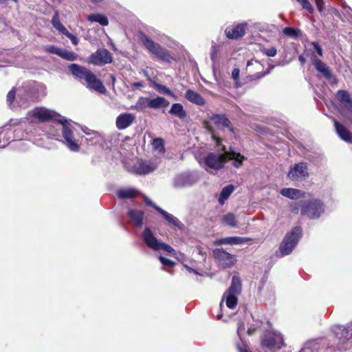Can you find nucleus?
Listing matches in <instances>:
<instances>
[{
  "label": "nucleus",
  "mask_w": 352,
  "mask_h": 352,
  "mask_svg": "<svg viewBox=\"0 0 352 352\" xmlns=\"http://www.w3.org/2000/svg\"><path fill=\"white\" fill-rule=\"evenodd\" d=\"M262 348L270 351H277L286 346L282 334L276 332L265 333L261 340Z\"/></svg>",
  "instance_id": "7"
},
{
  "label": "nucleus",
  "mask_w": 352,
  "mask_h": 352,
  "mask_svg": "<svg viewBox=\"0 0 352 352\" xmlns=\"http://www.w3.org/2000/svg\"><path fill=\"white\" fill-rule=\"evenodd\" d=\"M231 245H239L252 241L251 238L241 237V236H231Z\"/></svg>",
  "instance_id": "38"
},
{
  "label": "nucleus",
  "mask_w": 352,
  "mask_h": 352,
  "mask_svg": "<svg viewBox=\"0 0 352 352\" xmlns=\"http://www.w3.org/2000/svg\"><path fill=\"white\" fill-rule=\"evenodd\" d=\"M222 304H223V300L221 302L220 306H222Z\"/></svg>",
  "instance_id": "62"
},
{
  "label": "nucleus",
  "mask_w": 352,
  "mask_h": 352,
  "mask_svg": "<svg viewBox=\"0 0 352 352\" xmlns=\"http://www.w3.org/2000/svg\"><path fill=\"white\" fill-rule=\"evenodd\" d=\"M302 236V228L296 226L292 229L283 238L279 245V251L282 256H286L292 253L296 245L298 244Z\"/></svg>",
  "instance_id": "5"
},
{
  "label": "nucleus",
  "mask_w": 352,
  "mask_h": 352,
  "mask_svg": "<svg viewBox=\"0 0 352 352\" xmlns=\"http://www.w3.org/2000/svg\"><path fill=\"white\" fill-rule=\"evenodd\" d=\"M222 150L224 153H217L210 152L204 157L205 164L210 168L219 170L222 168L228 160V154L226 152V146H223Z\"/></svg>",
  "instance_id": "9"
},
{
  "label": "nucleus",
  "mask_w": 352,
  "mask_h": 352,
  "mask_svg": "<svg viewBox=\"0 0 352 352\" xmlns=\"http://www.w3.org/2000/svg\"><path fill=\"white\" fill-rule=\"evenodd\" d=\"M110 78L112 80L113 85H114L116 80L115 76L113 74H110Z\"/></svg>",
  "instance_id": "58"
},
{
  "label": "nucleus",
  "mask_w": 352,
  "mask_h": 352,
  "mask_svg": "<svg viewBox=\"0 0 352 352\" xmlns=\"http://www.w3.org/2000/svg\"><path fill=\"white\" fill-rule=\"evenodd\" d=\"M252 64V60H248V63H247V66H250Z\"/></svg>",
  "instance_id": "59"
},
{
  "label": "nucleus",
  "mask_w": 352,
  "mask_h": 352,
  "mask_svg": "<svg viewBox=\"0 0 352 352\" xmlns=\"http://www.w3.org/2000/svg\"><path fill=\"white\" fill-rule=\"evenodd\" d=\"M335 129L338 135L346 142H352V133L343 124L333 119Z\"/></svg>",
  "instance_id": "16"
},
{
  "label": "nucleus",
  "mask_w": 352,
  "mask_h": 352,
  "mask_svg": "<svg viewBox=\"0 0 352 352\" xmlns=\"http://www.w3.org/2000/svg\"><path fill=\"white\" fill-rule=\"evenodd\" d=\"M234 190V187L232 184L228 185L223 187L220 192L218 201L220 204H223L225 201L228 199L230 195Z\"/></svg>",
  "instance_id": "28"
},
{
  "label": "nucleus",
  "mask_w": 352,
  "mask_h": 352,
  "mask_svg": "<svg viewBox=\"0 0 352 352\" xmlns=\"http://www.w3.org/2000/svg\"><path fill=\"white\" fill-rule=\"evenodd\" d=\"M44 51L59 56L61 48H58L55 45H47L44 47Z\"/></svg>",
  "instance_id": "39"
},
{
  "label": "nucleus",
  "mask_w": 352,
  "mask_h": 352,
  "mask_svg": "<svg viewBox=\"0 0 352 352\" xmlns=\"http://www.w3.org/2000/svg\"><path fill=\"white\" fill-rule=\"evenodd\" d=\"M252 332H253V330H251L250 329H249L248 330V333L249 335H251V334L252 333Z\"/></svg>",
  "instance_id": "60"
},
{
  "label": "nucleus",
  "mask_w": 352,
  "mask_h": 352,
  "mask_svg": "<svg viewBox=\"0 0 352 352\" xmlns=\"http://www.w3.org/2000/svg\"><path fill=\"white\" fill-rule=\"evenodd\" d=\"M280 193L281 195L287 197L290 199H297L299 198H305L306 197V195L308 197L311 196L310 193H307L305 191H302L299 189L292 188H284L280 190Z\"/></svg>",
  "instance_id": "15"
},
{
  "label": "nucleus",
  "mask_w": 352,
  "mask_h": 352,
  "mask_svg": "<svg viewBox=\"0 0 352 352\" xmlns=\"http://www.w3.org/2000/svg\"><path fill=\"white\" fill-rule=\"evenodd\" d=\"M289 208L294 214L300 212L302 216L315 219H318L324 212L325 206L320 199L312 197L308 200L292 202L289 205Z\"/></svg>",
  "instance_id": "2"
},
{
  "label": "nucleus",
  "mask_w": 352,
  "mask_h": 352,
  "mask_svg": "<svg viewBox=\"0 0 352 352\" xmlns=\"http://www.w3.org/2000/svg\"><path fill=\"white\" fill-rule=\"evenodd\" d=\"M240 329H241V327H239V329H238V330H237V332H238V334H239V335Z\"/></svg>",
  "instance_id": "61"
},
{
  "label": "nucleus",
  "mask_w": 352,
  "mask_h": 352,
  "mask_svg": "<svg viewBox=\"0 0 352 352\" xmlns=\"http://www.w3.org/2000/svg\"><path fill=\"white\" fill-rule=\"evenodd\" d=\"M237 350L239 352H250L247 348L246 346H242L240 344H238L236 346Z\"/></svg>",
  "instance_id": "52"
},
{
  "label": "nucleus",
  "mask_w": 352,
  "mask_h": 352,
  "mask_svg": "<svg viewBox=\"0 0 352 352\" xmlns=\"http://www.w3.org/2000/svg\"><path fill=\"white\" fill-rule=\"evenodd\" d=\"M15 96H16V89L14 87H13L8 93L7 97H6V101L9 105H11L14 102V101L15 100Z\"/></svg>",
  "instance_id": "42"
},
{
  "label": "nucleus",
  "mask_w": 352,
  "mask_h": 352,
  "mask_svg": "<svg viewBox=\"0 0 352 352\" xmlns=\"http://www.w3.org/2000/svg\"><path fill=\"white\" fill-rule=\"evenodd\" d=\"M239 74H240V70L239 68H234L232 72V78L234 79V80L236 82V84L239 80Z\"/></svg>",
  "instance_id": "47"
},
{
  "label": "nucleus",
  "mask_w": 352,
  "mask_h": 352,
  "mask_svg": "<svg viewBox=\"0 0 352 352\" xmlns=\"http://www.w3.org/2000/svg\"><path fill=\"white\" fill-rule=\"evenodd\" d=\"M142 72H143L144 75L146 76V78H147V80L148 81H150V82H151L153 83L154 82H153L151 78L150 77V76H149V74H148V72L146 70L144 69V70H142Z\"/></svg>",
  "instance_id": "55"
},
{
  "label": "nucleus",
  "mask_w": 352,
  "mask_h": 352,
  "mask_svg": "<svg viewBox=\"0 0 352 352\" xmlns=\"http://www.w3.org/2000/svg\"><path fill=\"white\" fill-rule=\"evenodd\" d=\"M150 98L147 97H140L136 102L135 107L138 109H144L146 108H150L149 104Z\"/></svg>",
  "instance_id": "36"
},
{
  "label": "nucleus",
  "mask_w": 352,
  "mask_h": 352,
  "mask_svg": "<svg viewBox=\"0 0 352 352\" xmlns=\"http://www.w3.org/2000/svg\"><path fill=\"white\" fill-rule=\"evenodd\" d=\"M241 287L242 283L241 278L239 276H233L231 285L226 293L236 296L239 295L241 292Z\"/></svg>",
  "instance_id": "22"
},
{
  "label": "nucleus",
  "mask_w": 352,
  "mask_h": 352,
  "mask_svg": "<svg viewBox=\"0 0 352 352\" xmlns=\"http://www.w3.org/2000/svg\"><path fill=\"white\" fill-rule=\"evenodd\" d=\"M169 102L165 98L157 96L154 98H150L149 104L151 109H157L165 108L169 105Z\"/></svg>",
  "instance_id": "24"
},
{
  "label": "nucleus",
  "mask_w": 352,
  "mask_h": 352,
  "mask_svg": "<svg viewBox=\"0 0 352 352\" xmlns=\"http://www.w3.org/2000/svg\"><path fill=\"white\" fill-rule=\"evenodd\" d=\"M263 53L267 56L274 57L276 55L277 50L274 47H272L270 49L265 50Z\"/></svg>",
  "instance_id": "46"
},
{
  "label": "nucleus",
  "mask_w": 352,
  "mask_h": 352,
  "mask_svg": "<svg viewBox=\"0 0 352 352\" xmlns=\"http://www.w3.org/2000/svg\"><path fill=\"white\" fill-rule=\"evenodd\" d=\"M311 60L315 69L318 72H320L328 80L332 78V73L324 63H323L320 58H317L314 54L312 56Z\"/></svg>",
  "instance_id": "17"
},
{
  "label": "nucleus",
  "mask_w": 352,
  "mask_h": 352,
  "mask_svg": "<svg viewBox=\"0 0 352 352\" xmlns=\"http://www.w3.org/2000/svg\"><path fill=\"white\" fill-rule=\"evenodd\" d=\"M152 146L160 153L164 154L166 152L164 140L161 138H154L152 141Z\"/></svg>",
  "instance_id": "29"
},
{
  "label": "nucleus",
  "mask_w": 352,
  "mask_h": 352,
  "mask_svg": "<svg viewBox=\"0 0 352 352\" xmlns=\"http://www.w3.org/2000/svg\"><path fill=\"white\" fill-rule=\"evenodd\" d=\"M185 98L189 102L199 106L206 104V100L199 93L192 90L188 89L185 94Z\"/></svg>",
  "instance_id": "21"
},
{
  "label": "nucleus",
  "mask_w": 352,
  "mask_h": 352,
  "mask_svg": "<svg viewBox=\"0 0 352 352\" xmlns=\"http://www.w3.org/2000/svg\"><path fill=\"white\" fill-rule=\"evenodd\" d=\"M87 62L94 65L103 66L111 63L113 62V56L108 50L99 48L87 57Z\"/></svg>",
  "instance_id": "8"
},
{
  "label": "nucleus",
  "mask_w": 352,
  "mask_h": 352,
  "mask_svg": "<svg viewBox=\"0 0 352 352\" xmlns=\"http://www.w3.org/2000/svg\"><path fill=\"white\" fill-rule=\"evenodd\" d=\"M212 138L214 140H215L217 146L221 145L222 140L220 138L217 137L214 134L212 135Z\"/></svg>",
  "instance_id": "51"
},
{
  "label": "nucleus",
  "mask_w": 352,
  "mask_h": 352,
  "mask_svg": "<svg viewBox=\"0 0 352 352\" xmlns=\"http://www.w3.org/2000/svg\"><path fill=\"white\" fill-rule=\"evenodd\" d=\"M140 41L147 51L154 55L158 60L166 63H170L175 60L168 50L155 43L147 35L142 34Z\"/></svg>",
  "instance_id": "4"
},
{
  "label": "nucleus",
  "mask_w": 352,
  "mask_h": 352,
  "mask_svg": "<svg viewBox=\"0 0 352 352\" xmlns=\"http://www.w3.org/2000/svg\"><path fill=\"white\" fill-rule=\"evenodd\" d=\"M298 60L301 63L302 65H305L306 63V58H305L303 54H301L298 56Z\"/></svg>",
  "instance_id": "54"
},
{
  "label": "nucleus",
  "mask_w": 352,
  "mask_h": 352,
  "mask_svg": "<svg viewBox=\"0 0 352 352\" xmlns=\"http://www.w3.org/2000/svg\"><path fill=\"white\" fill-rule=\"evenodd\" d=\"M283 32L287 36L291 38H298L300 36L301 32L299 29L292 28V27H286L283 29Z\"/></svg>",
  "instance_id": "35"
},
{
  "label": "nucleus",
  "mask_w": 352,
  "mask_h": 352,
  "mask_svg": "<svg viewBox=\"0 0 352 352\" xmlns=\"http://www.w3.org/2000/svg\"><path fill=\"white\" fill-rule=\"evenodd\" d=\"M65 36H66L68 38L70 39L72 43L74 45H78V38L74 36V34H72V33H70L68 30H67L65 32H64L63 34Z\"/></svg>",
  "instance_id": "44"
},
{
  "label": "nucleus",
  "mask_w": 352,
  "mask_h": 352,
  "mask_svg": "<svg viewBox=\"0 0 352 352\" xmlns=\"http://www.w3.org/2000/svg\"><path fill=\"white\" fill-rule=\"evenodd\" d=\"M296 1L302 6V9L306 10L310 14L314 13V9L308 0H296Z\"/></svg>",
  "instance_id": "37"
},
{
  "label": "nucleus",
  "mask_w": 352,
  "mask_h": 352,
  "mask_svg": "<svg viewBox=\"0 0 352 352\" xmlns=\"http://www.w3.org/2000/svg\"><path fill=\"white\" fill-rule=\"evenodd\" d=\"M206 128L208 129L210 132L213 131V129L209 125L208 122H205Z\"/></svg>",
  "instance_id": "57"
},
{
  "label": "nucleus",
  "mask_w": 352,
  "mask_h": 352,
  "mask_svg": "<svg viewBox=\"0 0 352 352\" xmlns=\"http://www.w3.org/2000/svg\"><path fill=\"white\" fill-rule=\"evenodd\" d=\"M144 203L149 206L153 207L155 208L157 211L158 208H160L159 206H157L155 204H154L148 197H144Z\"/></svg>",
  "instance_id": "48"
},
{
  "label": "nucleus",
  "mask_w": 352,
  "mask_h": 352,
  "mask_svg": "<svg viewBox=\"0 0 352 352\" xmlns=\"http://www.w3.org/2000/svg\"><path fill=\"white\" fill-rule=\"evenodd\" d=\"M135 116L131 113H120L116 118V124L119 130H124L135 121Z\"/></svg>",
  "instance_id": "14"
},
{
  "label": "nucleus",
  "mask_w": 352,
  "mask_h": 352,
  "mask_svg": "<svg viewBox=\"0 0 352 352\" xmlns=\"http://www.w3.org/2000/svg\"><path fill=\"white\" fill-rule=\"evenodd\" d=\"M226 304L229 309H234L238 304V298L236 295L225 293Z\"/></svg>",
  "instance_id": "32"
},
{
  "label": "nucleus",
  "mask_w": 352,
  "mask_h": 352,
  "mask_svg": "<svg viewBox=\"0 0 352 352\" xmlns=\"http://www.w3.org/2000/svg\"><path fill=\"white\" fill-rule=\"evenodd\" d=\"M336 98L345 109L352 112V98L347 91L338 90L336 94Z\"/></svg>",
  "instance_id": "18"
},
{
  "label": "nucleus",
  "mask_w": 352,
  "mask_h": 352,
  "mask_svg": "<svg viewBox=\"0 0 352 352\" xmlns=\"http://www.w3.org/2000/svg\"><path fill=\"white\" fill-rule=\"evenodd\" d=\"M157 212H160L169 223H170L175 226H179V221L178 220V219L175 217L173 215L168 213L166 211H165L164 210H163L162 208H158Z\"/></svg>",
  "instance_id": "30"
},
{
  "label": "nucleus",
  "mask_w": 352,
  "mask_h": 352,
  "mask_svg": "<svg viewBox=\"0 0 352 352\" xmlns=\"http://www.w3.org/2000/svg\"><path fill=\"white\" fill-rule=\"evenodd\" d=\"M209 118L214 122L217 128H227L230 132L234 133V129L232 123L225 114H213Z\"/></svg>",
  "instance_id": "12"
},
{
  "label": "nucleus",
  "mask_w": 352,
  "mask_h": 352,
  "mask_svg": "<svg viewBox=\"0 0 352 352\" xmlns=\"http://www.w3.org/2000/svg\"><path fill=\"white\" fill-rule=\"evenodd\" d=\"M144 212L143 210L131 209L128 212V217L135 226L140 228L143 224Z\"/></svg>",
  "instance_id": "20"
},
{
  "label": "nucleus",
  "mask_w": 352,
  "mask_h": 352,
  "mask_svg": "<svg viewBox=\"0 0 352 352\" xmlns=\"http://www.w3.org/2000/svg\"><path fill=\"white\" fill-rule=\"evenodd\" d=\"M184 266L189 272L198 274V272L195 269H193V268H192V267H189V266H188L186 265H184Z\"/></svg>",
  "instance_id": "53"
},
{
  "label": "nucleus",
  "mask_w": 352,
  "mask_h": 352,
  "mask_svg": "<svg viewBox=\"0 0 352 352\" xmlns=\"http://www.w3.org/2000/svg\"><path fill=\"white\" fill-rule=\"evenodd\" d=\"M159 260L163 265L166 266L169 268H173L176 265V263L172 260L164 257L162 256H159Z\"/></svg>",
  "instance_id": "40"
},
{
  "label": "nucleus",
  "mask_w": 352,
  "mask_h": 352,
  "mask_svg": "<svg viewBox=\"0 0 352 352\" xmlns=\"http://www.w3.org/2000/svg\"><path fill=\"white\" fill-rule=\"evenodd\" d=\"M140 192L133 188H122L118 191L117 196L120 199H132L138 197Z\"/></svg>",
  "instance_id": "25"
},
{
  "label": "nucleus",
  "mask_w": 352,
  "mask_h": 352,
  "mask_svg": "<svg viewBox=\"0 0 352 352\" xmlns=\"http://www.w3.org/2000/svg\"><path fill=\"white\" fill-rule=\"evenodd\" d=\"M32 116L37 118L39 122H44L54 121L61 124L62 135L65 139V144L70 151L78 152L80 151V145L75 141L72 126L68 120L63 118L58 113L44 107L36 108L33 111Z\"/></svg>",
  "instance_id": "1"
},
{
  "label": "nucleus",
  "mask_w": 352,
  "mask_h": 352,
  "mask_svg": "<svg viewBox=\"0 0 352 352\" xmlns=\"http://www.w3.org/2000/svg\"><path fill=\"white\" fill-rule=\"evenodd\" d=\"M142 237L143 241L150 249L159 251L163 250L168 253H172L175 250L169 245L160 241L154 235L153 232L150 228L146 227L142 232Z\"/></svg>",
  "instance_id": "6"
},
{
  "label": "nucleus",
  "mask_w": 352,
  "mask_h": 352,
  "mask_svg": "<svg viewBox=\"0 0 352 352\" xmlns=\"http://www.w3.org/2000/svg\"><path fill=\"white\" fill-rule=\"evenodd\" d=\"M226 153L228 154V160H233L232 165L236 168L241 167L243 161L246 160V157L240 153L232 151L226 152Z\"/></svg>",
  "instance_id": "23"
},
{
  "label": "nucleus",
  "mask_w": 352,
  "mask_h": 352,
  "mask_svg": "<svg viewBox=\"0 0 352 352\" xmlns=\"http://www.w3.org/2000/svg\"><path fill=\"white\" fill-rule=\"evenodd\" d=\"M155 167L148 162H139L134 166V170L138 175H146L153 172Z\"/></svg>",
  "instance_id": "19"
},
{
  "label": "nucleus",
  "mask_w": 352,
  "mask_h": 352,
  "mask_svg": "<svg viewBox=\"0 0 352 352\" xmlns=\"http://www.w3.org/2000/svg\"><path fill=\"white\" fill-rule=\"evenodd\" d=\"M311 45H313V47H314L316 53L320 56H322L323 55V50H322V48L321 47V46L319 45V43L318 42H312L311 43Z\"/></svg>",
  "instance_id": "45"
},
{
  "label": "nucleus",
  "mask_w": 352,
  "mask_h": 352,
  "mask_svg": "<svg viewBox=\"0 0 352 352\" xmlns=\"http://www.w3.org/2000/svg\"><path fill=\"white\" fill-rule=\"evenodd\" d=\"M245 23H239L236 25L228 27L225 30L226 36L230 39H237L245 34Z\"/></svg>",
  "instance_id": "13"
},
{
  "label": "nucleus",
  "mask_w": 352,
  "mask_h": 352,
  "mask_svg": "<svg viewBox=\"0 0 352 352\" xmlns=\"http://www.w3.org/2000/svg\"><path fill=\"white\" fill-rule=\"evenodd\" d=\"M131 86L136 89H140L144 87V83L142 82H133L131 84Z\"/></svg>",
  "instance_id": "50"
},
{
  "label": "nucleus",
  "mask_w": 352,
  "mask_h": 352,
  "mask_svg": "<svg viewBox=\"0 0 352 352\" xmlns=\"http://www.w3.org/2000/svg\"><path fill=\"white\" fill-rule=\"evenodd\" d=\"M287 177L293 181L307 178L309 172L307 163L302 162L296 164L289 170Z\"/></svg>",
  "instance_id": "11"
},
{
  "label": "nucleus",
  "mask_w": 352,
  "mask_h": 352,
  "mask_svg": "<svg viewBox=\"0 0 352 352\" xmlns=\"http://www.w3.org/2000/svg\"><path fill=\"white\" fill-rule=\"evenodd\" d=\"M87 19L89 22H97L102 26H107L109 25L108 18L102 14L93 13L88 15Z\"/></svg>",
  "instance_id": "27"
},
{
  "label": "nucleus",
  "mask_w": 352,
  "mask_h": 352,
  "mask_svg": "<svg viewBox=\"0 0 352 352\" xmlns=\"http://www.w3.org/2000/svg\"><path fill=\"white\" fill-rule=\"evenodd\" d=\"M268 73H269V72H263V74H257L256 77H257V78H262L264 76H265L266 74H267Z\"/></svg>",
  "instance_id": "56"
},
{
  "label": "nucleus",
  "mask_w": 352,
  "mask_h": 352,
  "mask_svg": "<svg viewBox=\"0 0 352 352\" xmlns=\"http://www.w3.org/2000/svg\"><path fill=\"white\" fill-rule=\"evenodd\" d=\"M52 24L54 28L63 34L67 30L66 28L61 23L58 17V12H55L54 16H52Z\"/></svg>",
  "instance_id": "31"
},
{
  "label": "nucleus",
  "mask_w": 352,
  "mask_h": 352,
  "mask_svg": "<svg viewBox=\"0 0 352 352\" xmlns=\"http://www.w3.org/2000/svg\"><path fill=\"white\" fill-rule=\"evenodd\" d=\"M222 223L230 227L236 226V219L234 214L229 212L222 217Z\"/></svg>",
  "instance_id": "33"
},
{
  "label": "nucleus",
  "mask_w": 352,
  "mask_h": 352,
  "mask_svg": "<svg viewBox=\"0 0 352 352\" xmlns=\"http://www.w3.org/2000/svg\"><path fill=\"white\" fill-rule=\"evenodd\" d=\"M316 7L320 12L323 11L324 1L323 0H314Z\"/></svg>",
  "instance_id": "49"
},
{
  "label": "nucleus",
  "mask_w": 352,
  "mask_h": 352,
  "mask_svg": "<svg viewBox=\"0 0 352 352\" xmlns=\"http://www.w3.org/2000/svg\"><path fill=\"white\" fill-rule=\"evenodd\" d=\"M168 113L171 115L177 116L181 120L184 119L187 116L183 105L180 103H174L171 106Z\"/></svg>",
  "instance_id": "26"
},
{
  "label": "nucleus",
  "mask_w": 352,
  "mask_h": 352,
  "mask_svg": "<svg viewBox=\"0 0 352 352\" xmlns=\"http://www.w3.org/2000/svg\"><path fill=\"white\" fill-rule=\"evenodd\" d=\"M212 255L218 264L224 269L232 267L236 262L235 256L227 252L223 248L213 250Z\"/></svg>",
  "instance_id": "10"
},
{
  "label": "nucleus",
  "mask_w": 352,
  "mask_h": 352,
  "mask_svg": "<svg viewBox=\"0 0 352 352\" xmlns=\"http://www.w3.org/2000/svg\"><path fill=\"white\" fill-rule=\"evenodd\" d=\"M58 56L67 60L74 61L77 59L78 55L74 52L61 49Z\"/></svg>",
  "instance_id": "34"
},
{
  "label": "nucleus",
  "mask_w": 352,
  "mask_h": 352,
  "mask_svg": "<svg viewBox=\"0 0 352 352\" xmlns=\"http://www.w3.org/2000/svg\"><path fill=\"white\" fill-rule=\"evenodd\" d=\"M153 85H154L155 87H156L161 93H163V94H167V95H172L173 94V93L170 90V89H168L165 85H160V84H158V83H156V82H153Z\"/></svg>",
  "instance_id": "41"
},
{
  "label": "nucleus",
  "mask_w": 352,
  "mask_h": 352,
  "mask_svg": "<svg viewBox=\"0 0 352 352\" xmlns=\"http://www.w3.org/2000/svg\"><path fill=\"white\" fill-rule=\"evenodd\" d=\"M68 67L73 76L86 81L87 86L89 89L94 90L100 94L107 92L102 82L90 69L76 63L70 64Z\"/></svg>",
  "instance_id": "3"
},
{
  "label": "nucleus",
  "mask_w": 352,
  "mask_h": 352,
  "mask_svg": "<svg viewBox=\"0 0 352 352\" xmlns=\"http://www.w3.org/2000/svg\"><path fill=\"white\" fill-rule=\"evenodd\" d=\"M231 236H228V237H225V238H222V239H217L214 242V244L216 245H223V244H230L231 245Z\"/></svg>",
  "instance_id": "43"
}]
</instances>
